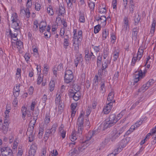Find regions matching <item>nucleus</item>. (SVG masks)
Here are the masks:
<instances>
[{"instance_id":"nucleus-1","label":"nucleus","mask_w":156,"mask_h":156,"mask_svg":"<svg viewBox=\"0 0 156 156\" xmlns=\"http://www.w3.org/2000/svg\"><path fill=\"white\" fill-rule=\"evenodd\" d=\"M84 113H81L80 116L78 117L77 122V133L78 136H80L82 133V130L83 128V116Z\"/></svg>"},{"instance_id":"nucleus-2","label":"nucleus","mask_w":156,"mask_h":156,"mask_svg":"<svg viewBox=\"0 0 156 156\" xmlns=\"http://www.w3.org/2000/svg\"><path fill=\"white\" fill-rule=\"evenodd\" d=\"M17 16L16 13L15 14L13 15L11 18L12 19V27L16 30H19L20 29V26L19 25L20 23L19 20L17 19Z\"/></svg>"},{"instance_id":"nucleus-3","label":"nucleus","mask_w":156,"mask_h":156,"mask_svg":"<svg viewBox=\"0 0 156 156\" xmlns=\"http://www.w3.org/2000/svg\"><path fill=\"white\" fill-rule=\"evenodd\" d=\"M147 70L145 69L143 72H142L141 69L138 71H136L135 72L134 77V83H137L139 80L140 79L142 78L143 76H145V74Z\"/></svg>"},{"instance_id":"nucleus-4","label":"nucleus","mask_w":156,"mask_h":156,"mask_svg":"<svg viewBox=\"0 0 156 156\" xmlns=\"http://www.w3.org/2000/svg\"><path fill=\"white\" fill-rule=\"evenodd\" d=\"M15 45L17 46L19 52L22 53V49L23 48V43L20 41H17L16 42V44L15 43L12 42V47L13 49H14V47L15 48Z\"/></svg>"},{"instance_id":"nucleus-5","label":"nucleus","mask_w":156,"mask_h":156,"mask_svg":"<svg viewBox=\"0 0 156 156\" xmlns=\"http://www.w3.org/2000/svg\"><path fill=\"white\" fill-rule=\"evenodd\" d=\"M113 103V102H110L107 104L106 106L103 109V112L104 114H107L110 112Z\"/></svg>"},{"instance_id":"nucleus-6","label":"nucleus","mask_w":156,"mask_h":156,"mask_svg":"<svg viewBox=\"0 0 156 156\" xmlns=\"http://www.w3.org/2000/svg\"><path fill=\"white\" fill-rule=\"evenodd\" d=\"M8 122H4V123L2 124H0V129L2 130V132L4 133H6L8 130Z\"/></svg>"},{"instance_id":"nucleus-7","label":"nucleus","mask_w":156,"mask_h":156,"mask_svg":"<svg viewBox=\"0 0 156 156\" xmlns=\"http://www.w3.org/2000/svg\"><path fill=\"white\" fill-rule=\"evenodd\" d=\"M77 38H76V41H77V43H76V41L75 42V43L74 44L75 46L74 47H75V50L76 51V52H77L78 51V49L79 48V44L80 43L82 40V35H78L77 37Z\"/></svg>"},{"instance_id":"nucleus-8","label":"nucleus","mask_w":156,"mask_h":156,"mask_svg":"<svg viewBox=\"0 0 156 156\" xmlns=\"http://www.w3.org/2000/svg\"><path fill=\"white\" fill-rule=\"evenodd\" d=\"M87 141H85V142H83L79 146L78 149L79 152L83 151L88 146L89 144L87 143Z\"/></svg>"},{"instance_id":"nucleus-9","label":"nucleus","mask_w":156,"mask_h":156,"mask_svg":"<svg viewBox=\"0 0 156 156\" xmlns=\"http://www.w3.org/2000/svg\"><path fill=\"white\" fill-rule=\"evenodd\" d=\"M108 120L110 122H113L115 124L118 121V119L117 118H116L115 115V114H112L110 115L108 118L106 119Z\"/></svg>"},{"instance_id":"nucleus-10","label":"nucleus","mask_w":156,"mask_h":156,"mask_svg":"<svg viewBox=\"0 0 156 156\" xmlns=\"http://www.w3.org/2000/svg\"><path fill=\"white\" fill-rule=\"evenodd\" d=\"M83 61V58H82L81 55L80 56L76 58L74 60V63L76 67H77L79 63H82Z\"/></svg>"},{"instance_id":"nucleus-11","label":"nucleus","mask_w":156,"mask_h":156,"mask_svg":"<svg viewBox=\"0 0 156 156\" xmlns=\"http://www.w3.org/2000/svg\"><path fill=\"white\" fill-rule=\"evenodd\" d=\"M47 23L46 22L42 21H41L39 24L40 31L41 32H43L45 30Z\"/></svg>"},{"instance_id":"nucleus-12","label":"nucleus","mask_w":156,"mask_h":156,"mask_svg":"<svg viewBox=\"0 0 156 156\" xmlns=\"http://www.w3.org/2000/svg\"><path fill=\"white\" fill-rule=\"evenodd\" d=\"M120 135V133H118L116 129L114 130L113 131V133L112 135V137L111 138L112 141H114L115 140L117 137H118Z\"/></svg>"},{"instance_id":"nucleus-13","label":"nucleus","mask_w":156,"mask_h":156,"mask_svg":"<svg viewBox=\"0 0 156 156\" xmlns=\"http://www.w3.org/2000/svg\"><path fill=\"white\" fill-rule=\"evenodd\" d=\"M74 76L73 75H70L69 76H64V80L65 82L67 83H68L71 82L73 80Z\"/></svg>"},{"instance_id":"nucleus-14","label":"nucleus","mask_w":156,"mask_h":156,"mask_svg":"<svg viewBox=\"0 0 156 156\" xmlns=\"http://www.w3.org/2000/svg\"><path fill=\"white\" fill-rule=\"evenodd\" d=\"M77 106V105L76 104H71V110L72 113L71 114V117L72 118L71 121H72L73 120V118L74 117L76 111L75 109Z\"/></svg>"},{"instance_id":"nucleus-15","label":"nucleus","mask_w":156,"mask_h":156,"mask_svg":"<svg viewBox=\"0 0 156 156\" xmlns=\"http://www.w3.org/2000/svg\"><path fill=\"white\" fill-rule=\"evenodd\" d=\"M34 145H31L29 151V156H34L36 152Z\"/></svg>"},{"instance_id":"nucleus-16","label":"nucleus","mask_w":156,"mask_h":156,"mask_svg":"<svg viewBox=\"0 0 156 156\" xmlns=\"http://www.w3.org/2000/svg\"><path fill=\"white\" fill-rule=\"evenodd\" d=\"M37 115L36 116H35V117H34L33 118V119H32L31 120L29 124V127H31V129H34V126L36 122V120L37 119Z\"/></svg>"},{"instance_id":"nucleus-17","label":"nucleus","mask_w":156,"mask_h":156,"mask_svg":"<svg viewBox=\"0 0 156 156\" xmlns=\"http://www.w3.org/2000/svg\"><path fill=\"white\" fill-rule=\"evenodd\" d=\"M65 11L64 7L61 5L59 6V10L58 11H57L56 12H58V16H62L65 13Z\"/></svg>"},{"instance_id":"nucleus-18","label":"nucleus","mask_w":156,"mask_h":156,"mask_svg":"<svg viewBox=\"0 0 156 156\" xmlns=\"http://www.w3.org/2000/svg\"><path fill=\"white\" fill-rule=\"evenodd\" d=\"M115 124L113 122L109 121L108 120L105 122L104 124V128L107 129L108 128L110 127Z\"/></svg>"},{"instance_id":"nucleus-19","label":"nucleus","mask_w":156,"mask_h":156,"mask_svg":"<svg viewBox=\"0 0 156 156\" xmlns=\"http://www.w3.org/2000/svg\"><path fill=\"white\" fill-rule=\"evenodd\" d=\"M73 96L72 97L73 99L75 101H77L80 97V93L79 92H76Z\"/></svg>"},{"instance_id":"nucleus-20","label":"nucleus","mask_w":156,"mask_h":156,"mask_svg":"<svg viewBox=\"0 0 156 156\" xmlns=\"http://www.w3.org/2000/svg\"><path fill=\"white\" fill-rule=\"evenodd\" d=\"M3 156H13V153L11 150L8 149L4 153H2Z\"/></svg>"},{"instance_id":"nucleus-21","label":"nucleus","mask_w":156,"mask_h":156,"mask_svg":"<svg viewBox=\"0 0 156 156\" xmlns=\"http://www.w3.org/2000/svg\"><path fill=\"white\" fill-rule=\"evenodd\" d=\"M144 52V50L142 49L139 48L137 54V59L139 61L142 57Z\"/></svg>"},{"instance_id":"nucleus-22","label":"nucleus","mask_w":156,"mask_h":156,"mask_svg":"<svg viewBox=\"0 0 156 156\" xmlns=\"http://www.w3.org/2000/svg\"><path fill=\"white\" fill-rule=\"evenodd\" d=\"M28 111L27 108L25 107H22L21 109V112L22 113V117L23 120L25 119V117Z\"/></svg>"},{"instance_id":"nucleus-23","label":"nucleus","mask_w":156,"mask_h":156,"mask_svg":"<svg viewBox=\"0 0 156 156\" xmlns=\"http://www.w3.org/2000/svg\"><path fill=\"white\" fill-rule=\"evenodd\" d=\"M70 139L72 142H74L77 138L76 133V132L75 130L73 131L70 136Z\"/></svg>"},{"instance_id":"nucleus-24","label":"nucleus","mask_w":156,"mask_h":156,"mask_svg":"<svg viewBox=\"0 0 156 156\" xmlns=\"http://www.w3.org/2000/svg\"><path fill=\"white\" fill-rule=\"evenodd\" d=\"M138 29L137 27L134 28L132 30V37L135 39L137 38Z\"/></svg>"},{"instance_id":"nucleus-25","label":"nucleus","mask_w":156,"mask_h":156,"mask_svg":"<svg viewBox=\"0 0 156 156\" xmlns=\"http://www.w3.org/2000/svg\"><path fill=\"white\" fill-rule=\"evenodd\" d=\"M85 59L87 62H88L91 59V58L89 55V51L87 50L85 51Z\"/></svg>"},{"instance_id":"nucleus-26","label":"nucleus","mask_w":156,"mask_h":156,"mask_svg":"<svg viewBox=\"0 0 156 156\" xmlns=\"http://www.w3.org/2000/svg\"><path fill=\"white\" fill-rule=\"evenodd\" d=\"M128 138H126V139H122L120 142V144L121 145V147L123 148L127 144L129 140H127Z\"/></svg>"},{"instance_id":"nucleus-27","label":"nucleus","mask_w":156,"mask_h":156,"mask_svg":"<svg viewBox=\"0 0 156 156\" xmlns=\"http://www.w3.org/2000/svg\"><path fill=\"white\" fill-rule=\"evenodd\" d=\"M113 60L115 62L116 61L117 58L119 57V52L116 51H115L113 53Z\"/></svg>"},{"instance_id":"nucleus-28","label":"nucleus","mask_w":156,"mask_h":156,"mask_svg":"<svg viewBox=\"0 0 156 156\" xmlns=\"http://www.w3.org/2000/svg\"><path fill=\"white\" fill-rule=\"evenodd\" d=\"M55 86V82L53 80L51 81L49 83V86L50 88L49 90L51 91H52L54 90Z\"/></svg>"},{"instance_id":"nucleus-29","label":"nucleus","mask_w":156,"mask_h":156,"mask_svg":"<svg viewBox=\"0 0 156 156\" xmlns=\"http://www.w3.org/2000/svg\"><path fill=\"white\" fill-rule=\"evenodd\" d=\"M108 35V31H107L106 29H104L103 30L102 33V36L103 40L105 39L107 37Z\"/></svg>"},{"instance_id":"nucleus-30","label":"nucleus","mask_w":156,"mask_h":156,"mask_svg":"<svg viewBox=\"0 0 156 156\" xmlns=\"http://www.w3.org/2000/svg\"><path fill=\"white\" fill-rule=\"evenodd\" d=\"M100 19L101 21L102 20V21H101V23H103L102 25L103 26H105L106 24V20H107V19L105 16H101L100 18Z\"/></svg>"},{"instance_id":"nucleus-31","label":"nucleus","mask_w":156,"mask_h":156,"mask_svg":"<svg viewBox=\"0 0 156 156\" xmlns=\"http://www.w3.org/2000/svg\"><path fill=\"white\" fill-rule=\"evenodd\" d=\"M105 84L104 83L102 82L101 85V89L100 90V93L103 94L105 91Z\"/></svg>"},{"instance_id":"nucleus-32","label":"nucleus","mask_w":156,"mask_h":156,"mask_svg":"<svg viewBox=\"0 0 156 156\" xmlns=\"http://www.w3.org/2000/svg\"><path fill=\"white\" fill-rule=\"evenodd\" d=\"M114 97V94L113 92H111L109 93V94L108 98V101H112Z\"/></svg>"},{"instance_id":"nucleus-33","label":"nucleus","mask_w":156,"mask_h":156,"mask_svg":"<svg viewBox=\"0 0 156 156\" xmlns=\"http://www.w3.org/2000/svg\"><path fill=\"white\" fill-rule=\"evenodd\" d=\"M106 71V70L105 69L102 68L99 69L98 71V74L99 75H104L105 74V72Z\"/></svg>"},{"instance_id":"nucleus-34","label":"nucleus","mask_w":156,"mask_h":156,"mask_svg":"<svg viewBox=\"0 0 156 156\" xmlns=\"http://www.w3.org/2000/svg\"><path fill=\"white\" fill-rule=\"evenodd\" d=\"M73 46H75L74 44L75 43V42L76 41V37H77V34H76V30H73Z\"/></svg>"},{"instance_id":"nucleus-35","label":"nucleus","mask_w":156,"mask_h":156,"mask_svg":"<svg viewBox=\"0 0 156 156\" xmlns=\"http://www.w3.org/2000/svg\"><path fill=\"white\" fill-rule=\"evenodd\" d=\"M57 126V124H55L53 125L52 128L50 129H49L53 135L55 132Z\"/></svg>"},{"instance_id":"nucleus-36","label":"nucleus","mask_w":156,"mask_h":156,"mask_svg":"<svg viewBox=\"0 0 156 156\" xmlns=\"http://www.w3.org/2000/svg\"><path fill=\"white\" fill-rule=\"evenodd\" d=\"M154 20L152 24V27L151 29L150 33L152 34H153L154 33L155 30V23L154 22Z\"/></svg>"},{"instance_id":"nucleus-37","label":"nucleus","mask_w":156,"mask_h":156,"mask_svg":"<svg viewBox=\"0 0 156 156\" xmlns=\"http://www.w3.org/2000/svg\"><path fill=\"white\" fill-rule=\"evenodd\" d=\"M142 121L141 120H140L138 122H136L134 124V126H132L131 128L133 127L132 128L133 129V130H134L135 129V127H137L139 126L140 125L142 124Z\"/></svg>"},{"instance_id":"nucleus-38","label":"nucleus","mask_w":156,"mask_h":156,"mask_svg":"<svg viewBox=\"0 0 156 156\" xmlns=\"http://www.w3.org/2000/svg\"><path fill=\"white\" fill-rule=\"evenodd\" d=\"M101 28V26L99 24L95 26L94 29V33L95 34H96L98 33L100 30Z\"/></svg>"},{"instance_id":"nucleus-39","label":"nucleus","mask_w":156,"mask_h":156,"mask_svg":"<svg viewBox=\"0 0 156 156\" xmlns=\"http://www.w3.org/2000/svg\"><path fill=\"white\" fill-rule=\"evenodd\" d=\"M47 10L48 13L50 15L52 16L53 15L54 12L52 7L50 6L48 7L47 9Z\"/></svg>"},{"instance_id":"nucleus-40","label":"nucleus","mask_w":156,"mask_h":156,"mask_svg":"<svg viewBox=\"0 0 156 156\" xmlns=\"http://www.w3.org/2000/svg\"><path fill=\"white\" fill-rule=\"evenodd\" d=\"M124 23L126 25V29L127 30L128 27L129 28L128 20V18L126 17H125L124 18Z\"/></svg>"},{"instance_id":"nucleus-41","label":"nucleus","mask_w":156,"mask_h":156,"mask_svg":"<svg viewBox=\"0 0 156 156\" xmlns=\"http://www.w3.org/2000/svg\"><path fill=\"white\" fill-rule=\"evenodd\" d=\"M61 94H56L55 99V102L56 103H59L61 97Z\"/></svg>"},{"instance_id":"nucleus-42","label":"nucleus","mask_w":156,"mask_h":156,"mask_svg":"<svg viewBox=\"0 0 156 156\" xmlns=\"http://www.w3.org/2000/svg\"><path fill=\"white\" fill-rule=\"evenodd\" d=\"M69 153H70L72 155H73L75 154H78L79 153V151L78 150H77V149L74 148L73 150H71L69 151Z\"/></svg>"},{"instance_id":"nucleus-43","label":"nucleus","mask_w":156,"mask_h":156,"mask_svg":"<svg viewBox=\"0 0 156 156\" xmlns=\"http://www.w3.org/2000/svg\"><path fill=\"white\" fill-rule=\"evenodd\" d=\"M140 17L139 15L135 16V18L134 19V21L135 23V25H136L140 21Z\"/></svg>"},{"instance_id":"nucleus-44","label":"nucleus","mask_w":156,"mask_h":156,"mask_svg":"<svg viewBox=\"0 0 156 156\" xmlns=\"http://www.w3.org/2000/svg\"><path fill=\"white\" fill-rule=\"evenodd\" d=\"M21 72V69H20L18 68L17 69V72L16 74V77L19 78L20 77V73Z\"/></svg>"},{"instance_id":"nucleus-45","label":"nucleus","mask_w":156,"mask_h":156,"mask_svg":"<svg viewBox=\"0 0 156 156\" xmlns=\"http://www.w3.org/2000/svg\"><path fill=\"white\" fill-rule=\"evenodd\" d=\"M27 135H28L29 136V141L30 142H31L33 141L34 140V135L33 134V133L32 134H27Z\"/></svg>"},{"instance_id":"nucleus-46","label":"nucleus","mask_w":156,"mask_h":156,"mask_svg":"<svg viewBox=\"0 0 156 156\" xmlns=\"http://www.w3.org/2000/svg\"><path fill=\"white\" fill-rule=\"evenodd\" d=\"M147 89H146V87L145 86V85L144 84L142 87L141 88L138 90V92H140L142 91H143L144 92Z\"/></svg>"},{"instance_id":"nucleus-47","label":"nucleus","mask_w":156,"mask_h":156,"mask_svg":"<svg viewBox=\"0 0 156 156\" xmlns=\"http://www.w3.org/2000/svg\"><path fill=\"white\" fill-rule=\"evenodd\" d=\"M69 39L67 38H65L64 42V45L66 47L69 46ZM65 48H67L66 47Z\"/></svg>"},{"instance_id":"nucleus-48","label":"nucleus","mask_w":156,"mask_h":156,"mask_svg":"<svg viewBox=\"0 0 156 156\" xmlns=\"http://www.w3.org/2000/svg\"><path fill=\"white\" fill-rule=\"evenodd\" d=\"M35 9L36 10L39 11L41 9V5L39 3L36 2L35 4Z\"/></svg>"},{"instance_id":"nucleus-49","label":"nucleus","mask_w":156,"mask_h":156,"mask_svg":"<svg viewBox=\"0 0 156 156\" xmlns=\"http://www.w3.org/2000/svg\"><path fill=\"white\" fill-rule=\"evenodd\" d=\"M69 76L70 75H73L72 72L70 70H66L65 71V76Z\"/></svg>"},{"instance_id":"nucleus-50","label":"nucleus","mask_w":156,"mask_h":156,"mask_svg":"<svg viewBox=\"0 0 156 156\" xmlns=\"http://www.w3.org/2000/svg\"><path fill=\"white\" fill-rule=\"evenodd\" d=\"M129 11L131 13H133V11L134 8V5H130L129 6Z\"/></svg>"},{"instance_id":"nucleus-51","label":"nucleus","mask_w":156,"mask_h":156,"mask_svg":"<svg viewBox=\"0 0 156 156\" xmlns=\"http://www.w3.org/2000/svg\"><path fill=\"white\" fill-rule=\"evenodd\" d=\"M25 12L26 13V15L27 17H29L30 15V12H29V10L28 8H26V9L24 10Z\"/></svg>"},{"instance_id":"nucleus-52","label":"nucleus","mask_w":156,"mask_h":156,"mask_svg":"<svg viewBox=\"0 0 156 156\" xmlns=\"http://www.w3.org/2000/svg\"><path fill=\"white\" fill-rule=\"evenodd\" d=\"M33 129H31V127H28L27 129V134H32L33 132Z\"/></svg>"},{"instance_id":"nucleus-53","label":"nucleus","mask_w":156,"mask_h":156,"mask_svg":"<svg viewBox=\"0 0 156 156\" xmlns=\"http://www.w3.org/2000/svg\"><path fill=\"white\" fill-rule=\"evenodd\" d=\"M44 131V129L43 128H40L39 132L38 133L39 136L40 138L42 136V132Z\"/></svg>"},{"instance_id":"nucleus-54","label":"nucleus","mask_w":156,"mask_h":156,"mask_svg":"<svg viewBox=\"0 0 156 156\" xmlns=\"http://www.w3.org/2000/svg\"><path fill=\"white\" fill-rule=\"evenodd\" d=\"M122 147H119L118 148H117L116 149H115L114 151H113V152L114 153H115V154H117L119 152H120L122 150Z\"/></svg>"},{"instance_id":"nucleus-55","label":"nucleus","mask_w":156,"mask_h":156,"mask_svg":"<svg viewBox=\"0 0 156 156\" xmlns=\"http://www.w3.org/2000/svg\"><path fill=\"white\" fill-rule=\"evenodd\" d=\"M48 131H46L44 134V138L46 139V140H47L49 138V136H50V135L48 133Z\"/></svg>"},{"instance_id":"nucleus-56","label":"nucleus","mask_w":156,"mask_h":156,"mask_svg":"<svg viewBox=\"0 0 156 156\" xmlns=\"http://www.w3.org/2000/svg\"><path fill=\"white\" fill-rule=\"evenodd\" d=\"M51 152L52 153V156H56L58 154V153L56 150H53L52 151H51Z\"/></svg>"},{"instance_id":"nucleus-57","label":"nucleus","mask_w":156,"mask_h":156,"mask_svg":"<svg viewBox=\"0 0 156 156\" xmlns=\"http://www.w3.org/2000/svg\"><path fill=\"white\" fill-rule=\"evenodd\" d=\"M49 121L50 117L48 116H46L44 121V123L46 124H47L49 123Z\"/></svg>"},{"instance_id":"nucleus-58","label":"nucleus","mask_w":156,"mask_h":156,"mask_svg":"<svg viewBox=\"0 0 156 156\" xmlns=\"http://www.w3.org/2000/svg\"><path fill=\"white\" fill-rule=\"evenodd\" d=\"M31 0H27V8H28L29 9V8H30L32 5V3L30 2L31 1Z\"/></svg>"},{"instance_id":"nucleus-59","label":"nucleus","mask_w":156,"mask_h":156,"mask_svg":"<svg viewBox=\"0 0 156 156\" xmlns=\"http://www.w3.org/2000/svg\"><path fill=\"white\" fill-rule=\"evenodd\" d=\"M137 60H138L137 59V56L136 57H133L132 61V64L133 66H134L135 65V63Z\"/></svg>"},{"instance_id":"nucleus-60","label":"nucleus","mask_w":156,"mask_h":156,"mask_svg":"<svg viewBox=\"0 0 156 156\" xmlns=\"http://www.w3.org/2000/svg\"><path fill=\"white\" fill-rule=\"evenodd\" d=\"M69 96L70 98H72L73 96V95L76 92H74L73 89H71L69 91Z\"/></svg>"},{"instance_id":"nucleus-61","label":"nucleus","mask_w":156,"mask_h":156,"mask_svg":"<svg viewBox=\"0 0 156 156\" xmlns=\"http://www.w3.org/2000/svg\"><path fill=\"white\" fill-rule=\"evenodd\" d=\"M80 21L81 23H84L85 22V18L84 16L81 15L79 18Z\"/></svg>"},{"instance_id":"nucleus-62","label":"nucleus","mask_w":156,"mask_h":156,"mask_svg":"<svg viewBox=\"0 0 156 156\" xmlns=\"http://www.w3.org/2000/svg\"><path fill=\"white\" fill-rule=\"evenodd\" d=\"M111 140V138H106L105 140L102 142V143L104 144H107Z\"/></svg>"},{"instance_id":"nucleus-63","label":"nucleus","mask_w":156,"mask_h":156,"mask_svg":"<svg viewBox=\"0 0 156 156\" xmlns=\"http://www.w3.org/2000/svg\"><path fill=\"white\" fill-rule=\"evenodd\" d=\"M43 80L42 78L39 75L37 80V83L38 84H40Z\"/></svg>"},{"instance_id":"nucleus-64","label":"nucleus","mask_w":156,"mask_h":156,"mask_svg":"<svg viewBox=\"0 0 156 156\" xmlns=\"http://www.w3.org/2000/svg\"><path fill=\"white\" fill-rule=\"evenodd\" d=\"M126 127L123 126L121 128L119 131H117L118 133H120V134H122L124 130L125 129Z\"/></svg>"}]
</instances>
